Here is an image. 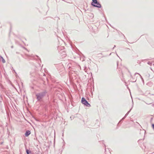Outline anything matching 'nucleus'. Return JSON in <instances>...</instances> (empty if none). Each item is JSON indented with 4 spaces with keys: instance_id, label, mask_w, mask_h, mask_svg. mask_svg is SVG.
I'll return each mask as SVG.
<instances>
[{
    "instance_id": "5701e85b",
    "label": "nucleus",
    "mask_w": 154,
    "mask_h": 154,
    "mask_svg": "<svg viewBox=\"0 0 154 154\" xmlns=\"http://www.w3.org/2000/svg\"><path fill=\"white\" fill-rule=\"evenodd\" d=\"M14 71L15 72H16L14 70Z\"/></svg>"
},
{
    "instance_id": "4be33fe9",
    "label": "nucleus",
    "mask_w": 154,
    "mask_h": 154,
    "mask_svg": "<svg viewBox=\"0 0 154 154\" xmlns=\"http://www.w3.org/2000/svg\"><path fill=\"white\" fill-rule=\"evenodd\" d=\"M126 49H129V50H130V49H129V48H127Z\"/></svg>"
},
{
    "instance_id": "9d476101",
    "label": "nucleus",
    "mask_w": 154,
    "mask_h": 154,
    "mask_svg": "<svg viewBox=\"0 0 154 154\" xmlns=\"http://www.w3.org/2000/svg\"><path fill=\"white\" fill-rule=\"evenodd\" d=\"M132 107H131V108L130 109V110L127 112V113H126V114L127 115H128L129 113V112H130V111H131L132 109Z\"/></svg>"
},
{
    "instance_id": "ddd939ff",
    "label": "nucleus",
    "mask_w": 154,
    "mask_h": 154,
    "mask_svg": "<svg viewBox=\"0 0 154 154\" xmlns=\"http://www.w3.org/2000/svg\"><path fill=\"white\" fill-rule=\"evenodd\" d=\"M125 117H123L122 119L119 122V123L120 122L122 121L123 120L125 119Z\"/></svg>"
},
{
    "instance_id": "6e6552de",
    "label": "nucleus",
    "mask_w": 154,
    "mask_h": 154,
    "mask_svg": "<svg viewBox=\"0 0 154 154\" xmlns=\"http://www.w3.org/2000/svg\"><path fill=\"white\" fill-rule=\"evenodd\" d=\"M61 53H62V54H61V56H62V55H65L66 54H65L66 52L65 51H61Z\"/></svg>"
},
{
    "instance_id": "aec40b11",
    "label": "nucleus",
    "mask_w": 154,
    "mask_h": 154,
    "mask_svg": "<svg viewBox=\"0 0 154 154\" xmlns=\"http://www.w3.org/2000/svg\"><path fill=\"white\" fill-rule=\"evenodd\" d=\"M115 47H116V45H114V47H113V49H114V48Z\"/></svg>"
},
{
    "instance_id": "7c9ffc66",
    "label": "nucleus",
    "mask_w": 154,
    "mask_h": 154,
    "mask_svg": "<svg viewBox=\"0 0 154 154\" xmlns=\"http://www.w3.org/2000/svg\"><path fill=\"white\" fill-rule=\"evenodd\" d=\"M154 106V105H153Z\"/></svg>"
},
{
    "instance_id": "f03ea898",
    "label": "nucleus",
    "mask_w": 154,
    "mask_h": 154,
    "mask_svg": "<svg viewBox=\"0 0 154 154\" xmlns=\"http://www.w3.org/2000/svg\"><path fill=\"white\" fill-rule=\"evenodd\" d=\"M92 2L91 3V5L94 7L100 8L101 7V5L100 3L97 1V0H92Z\"/></svg>"
},
{
    "instance_id": "f257e3e1",
    "label": "nucleus",
    "mask_w": 154,
    "mask_h": 154,
    "mask_svg": "<svg viewBox=\"0 0 154 154\" xmlns=\"http://www.w3.org/2000/svg\"><path fill=\"white\" fill-rule=\"evenodd\" d=\"M48 91L46 90L44 91L36 94V98L38 101H40L46 95Z\"/></svg>"
},
{
    "instance_id": "f8f14e48",
    "label": "nucleus",
    "mask_w": 154,
    "mask_h": 154,
    "mask_svg": "<svg viewBox=\"0 0 154 154\" xmlns=\"http://www.w3.org/2000/svg\"><path fill=\"white\" fill-rule=\"evenodd\" d=\"M140 75V76H141V75H140L139 73H135L134 74V76H136V75Z\"/></svg>"
},
{
    "instance_id": "f3484780",
    "label": "nucleus",
    "mask_w": 154,
    "mask_h": 154,
    "mask_svg": "<svg viewBox=\"0 0 154 154\" xmlns=\"http://www.w3.org/2000/svg\"><path fill=\"white\" fill-rule=\"evenodd\" d=\"M104 144V146H105V151H106V148H105L106 146H105V145Z\"/></svg>"
},
{
    "instance_id": "2eb2a0df",
    "label": "nucleus",
    "mask_w": 154,
    "mask_h": 154,
    "mask_svg": "<svg viewBox=\"0 0 154 154\" xmlns=\"http://www.w3.org/2000/svg\"><path fill=\"white\" fill-rule=\"evenodd\" d=\"M127 116H128V115H127L126 114L125 115V116H124L125 118V117H126Z\"/></svg>"
},
{
    "instance_id": "c85d7f7f",
    "label": "nucleus",
    "mask_w": 154,
    "mask_h": 154,
    "mask_svg": "<svg viewBox=\"0 0 154 154\" xmlns=\"http://www.w3.org/2000/svg\"><path fill=\"white\" fill-rule=\"evenodd\" d=\"M131 77H132V76L131 75Z\"/></svg>"
},
{
    "instance_id": "20e7f679",
    "label": "nucleus",
    "mask_w": 154,
    "mask_h": 154,
    "mask_svg": "<svg viewBox=\"0 0 154 154\" xmlns=\"http://www.w3.org/2000/svg\"><path fill=\"white\" fill-rule=\"evenodd\" d=\"M64 48V47L63 46H58L57 47V50L58 51V52L60 53V54H61V52Z\"/></svg>"
},
{
    "instance_id": "cd10ccee",
    "label": "nucleus",
    "mask_w": 154,
    "mask_h": 154,
    "mask_svg": "<svg viewBox=\"0 0 154 154\" xmlns=\"http://www.w3.org/2000/svg\"><path fill=\"white\" fill-rule=\"evenodd\" d=\"M96 121H97V122H98V121L97 120H96Z\"/></svg>"
},
{
    "instance_id": "0eeeda50",
    "label": "nucleus",
    "mask_w": 154,
    "mask_h": 154,
    "mask_svg": "<svg viewBox=\"0 0 154 154\" xmlns=\"http://www.w3.org/2000/svg\"><path fill=\"white\" fill-rule=\"evenodd\" d=\"M1 59L2 60V62L3 63H5V60L4 59V58L2 57L1 56L0 59Z\"/></svg>"
},
{
    "instance_id": "b1692460",
    "label": "nucleus",
    "mask_w": 154,
    "mask_h": 154,
    "mask_svg": "<svg viewBox=\"0 0 154 154\" xmlns=\"http://www.w3.org/2000/svg\"><path fill=\"white\" fill-rule=\"evenodd\" d=\"M136 80H135V81H133V82H136Z\"/></svg>"
},
{
    "instance_id": "4468645a",
    "label": "nucleus",
    "mask_w": 154,
    "mask_h": 154,
    "mask_svg": "<svg viewBox=\"0 0 154 154\" xmlns=\"http://www.w3.org/2000/svg\"><path fill=\"white\" fill-rule=\"evenodd\" d=\"M142 131L143 132V133L144 134L145 133L146 131L145 130H143Z\"/></svg>"
},
{
    "instance_id": "a211bd4d",
    "label": "nucleus",
    "mask_w": 154,
    "mask_h": 154,
    "mask_svg": "<svg viewBox=\"0 0 154 154\" xmlns=\"http://www.w3.org/2000/svg\"><path fill=\"white\" fill-rule=\"evenodd\" d=\"M11 48H13V46H11Z\"/></svg>"
},
{
    "instance_id": "a878e982",
    "label": "nucleus",
    "mask_w": 154,
    "mask_h": 154,
    "mask_svg": "<svg viewBox=\"0 0 154 154\" xmlns=\"http://www.w3.org/2000/svg\"><path fill=\"white\" fill-rule=\"evenodd\" d=\"M16 53H17V54H18V52H16Z\"/></svg>"
},
{
    "instance_id": "c756f323",
    "label": "nucleus",
    "mask_w": 154,
    "mask_h": 154,
    "mask_svg": "<svg viewBox=\"0 0 154 154\" xmlns=\"http://www.w3.org/2000/svg\"><path fill=\"white\" fill-rule=\"evenodd\" d=\"M117 54V56H118V55H117V54Z\"/></svg>"
},
{
    "instance_id": "393cba45",
    "label": "nucleus",
    "mask_w": 154,
    "mask_h": 154,
    "mask_svg": "<svg viewBox=\"0 0 154 154\" xmlns=\"http://www.w3.org/2000/svg\"><path fill=\"white\" fill-rule=\"evenodd\" d=\"M2 126V125H1L0 124V126Z\"/></svg>"
},
{
    "instance_id": "39448f33",
    "label": "nucleus",
    "mask_w": 154,
    "mask_h": 154,
    "mask_svg": "<svg viewBox=\"0 0 154 154\" xmlns=\"http://www.w3.org/2000/svg\"><path fill=\"white\" fill-rule=\"evenodd\" d=\"M30 134H31L30 131L29 130H27L26 131V132L25 134V135L26 137H28Z\"/></svg>"
},
{
    "instance_id": "423d86ee",
    "label": "nucleus",
    "mask_w": 154,
    "mask_h": 154,
    "mask_svg": "<svg viewBox=\"0 0 154 154\" xmlns=\"http://www.w3.org/2000/svg\"><path fill=\"white\" fill-rule=\"evenodd\" d=\"M26 152L27 154H34L32 153L31 151L27 149L26 150Z\"/></svg>"
},
{
    "instance_id": "6ab92c4d",
    "label": "nucleus",
    "mask_w": 154,
    "mask_h": 154,
    "mask_svg": "<svg viewBox=\"0 0 154 154\" xmlns=\"http://www.w3.org/2000/svg\"><path fill=\"white\" fill-rule=\"evenodd\" d=\"M152 65L154 66V62L152 63Z\"/></svg>"
},
{
    "instance_id": "412c9836",
    "label": "nucleus",
    "mask_w": 154,
    "mask_h": 154,
    "mask_svg": "<svg viewBox=\"0 0 154 154\" xmlns=\"http://www.w3.org/2000/svg\"><path fill=\"white\" fill-rule=\"evenodd\" d=\"M26 55L27 56H30L29 55H28V54H26Z\"/></svg>"
},
{
    "instance_id": "1a4fd4ad",
    "label": "nucleus",
    "mask_w": 154,
    "mask_h": 154,
    "mask_svg": "<svg viewBox=\"0 0 154 154\" xmlns=\"http://www.w3.org/2000/svg\"><path fill=\"white\" fill-rule=\"evenodd\" d=\"M132 107H131V108L130 109V110L127 112V113H126V114L127 115H128L129 113V112H130V111H131L132 109Z\"/></svg>"
},
{
    "instance_id": "7ed1b4c3",
    "label": "nucleus",
    "mask_w": 154,
    "mask_h": 154,
    "mask_svg": "<svg viewBox=\"0 0 154 154\" xmlns=\"http://www.w3.org/2000/svg\"><path fill=\"white\" fill-rule=\"evenodd\" d=\"M81 102L83 104H84L86 106L90 107L91 106L90 104L88 103L87 100L83 97H82V98Z\"/></svg>"
},
{
    "instance_id": "dca6fc26",
    "label": "nucleus",
    "mask_w": 154,
    "mask_h": 154,
    "mask_svg": "<svg viewBox=\"0 0 154 154\" xmlns=\"http://www.w3.org/2000/svg\"><path fill=\"white\" fill-rule=\"evenodd\" d=\"M127 116H128V115H127L126 114L125 115V116H124L125 118V117H126Z\"/></svg>"
},
{
    "instance_id": "9b49d317",
    "label": "nucleus",
    "mask_w": 154,
    "mask_h": 154,
    "mask_svg": "<svg viewBox=\"0 0 154 154\" xmlns=\"http://www.w3.org/2000/svg\"><path fill=\"white\" fill-rule=\"evenodd\" d=\"M149 65H151L152 64V62H151L149 61L147 63Z\"/></svg>"
},
{
    "instance_id": "bb28decb",
    "label": "nucleus",
    "mask_w": 154,
    "mask_h": 154,
    "mask_svg": "<svg viewBox=\"0 0 154 154\" xmlns=\"http://www.w3.org/2000/svg\"><path fill=\"white\" fill-rule=\"evenodd\" d=\"M43 74H44V75H45V74L44 73Z\"/></svg>"
}]
</instances>
